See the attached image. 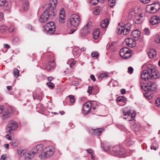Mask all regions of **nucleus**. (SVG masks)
<instances>
[{
    "mask_svg": "<svg viewBox=\"0 0 160 160\" xmlns=\"http://www.w3.org/2000/svg\"><path fill=\"white\" fill-rule=\"evenodd\" d=\"M57 3V0H50V3L47 4V10L39 18V21L41 23L47 21L49 17L52 18L55 16L56 12L53 10L56 7Z\"/></svg>",
    "mask_w": 160,
    "mask_h": 160,
    "instance_id": "1",
    "label": "nucleus"
},
{
    "mask_svg": "<svg viewBox=\"0 0 160 160\" xmlns=\"http://www.w3.org/2000/svg\"><path fill=\"white\" fill-rule=\"evenodd\" d=\"M81 19L80 17L77 14H72L68 21V27H73V30H70V34H72L76 30L77 27L80 24Z\"/></svg>",
    "mask_w": 160,
    "mask_h": 160,
    "instance_id": "2",
    "label": "nucleus"
},
{
    "mask_svg": "<svg viewBox=\"0 0 160 160\" xmlns=\"http://www.w3.org/2000/svg\"><path fill=\"white\" fill-rule=\"evenodd\" d=\"M43 152L39 155V157L41 159L49 158L51 157L54 153V148L52 147L49 146L45 148Z\"/></svg>",
    "mask_w": 160,
    "mask_h": 160,
    "instance_id": "3",
    "label": "nucleus"
},
{
    "mask_svg": "<svg viewBox=\"0 0 160 160\" xmlns=\"http://www.w3.org/2000/svg\"><path fill=\"white\" fill-rule=\"evenodd\" d=\"M150 67H152L151 64L148 65L146 69L141 72V77L144 81H148L151 78L150 72H152V71L150 69Z\"/></svg>",
    "mask_w": 160,
    "mask_h": 160,
    "instance_id": "4",
    "label": "nucleus"
},
{
    "mask_svg": "<svg viewBox=\"0 0 160 160\" xmlns=\"http://www.w3.org/2000/svg\"><path fill=\"white\" fill-rule=\"evenodd\" d=\"M43 28L44 30L47 31L48 34L51 35L54 33L56 27L53 22H48L44 26Z\"/></svg>",
    "mask_w": 160,
    "mask_h": 160,
    "instance_id": "5",
    "label": "nucleus"
},
{
    "mask_svg": "<svg viewBox=\"0 0 160 160\" xmlns=\"http://www.w3.org/2000/svg\"><path fill=\"white\" fill-rule=\"evenodd\" d=\"M123 115L124 116L123 117V118L127 119L128 121H130L134 119L136 113L133 110H124L123 111Z\"/></svg>",
    "mask_w": 160,
    "mask_h": 160,
    "instance_id": "6",
    "label": "nucleus"
},
{
    "mask_svg": "<svg viewBox=\"0 0 160 160\" xmlns=\"http://www.w3.org/2000/svg\"><path fill=\"white\" fill-rule=\"evenodd\" d=\"M119 53L120 56L125 59H129L131 56V51L127 47L121 49Z\"/></svg>",
    "mask_w": 160,
    "mask_h": 160,
    "instance_id": "7",
    "label": "nucleus"
},
{
    "mask_svg": "<svg viewBox=\"0 0 160 160\" xmlns=\"http://www.w3.org/2000/svg\"><path fill=\"white\" fill-rule=\"evenodd\" d=\"M92 22H88L87 24L80 31V33L82 36L87 35L90 32L92 27Z\"/></svg>",
    "mask_w": 160,
    "mask_h": 160,
    "instance_id": "8",
    "label": "nucleus"
},
{
    "mask_svg": "<svg viewBox=\"0 0 160 160\" xmlns=\"http://www.w3.org/2000/svg\"><path fill=\"white\" fill-rule=\"evenodd\" d=\"M18 127V124L15 122L12 121L9 122L6 132L8 133H11L15 130Z\"/></svg>",
    "mask_w": 160,
    "mask_h": 160,
    "instance_id": "9",
    "label": "nucleus"
},
{
    "mask_svg": "<svg viewBox=\"0 0 160 160\" xmlns=\"http://www.w3.org/2000/svg\"><path fill=\"white\" fill-rule=\"evenodd\" d=\"M118 25L120 27H122V29H123L122 32L124 35H126L129 32L131 26V23H127L123 26L121 25V23H119Z\"/></svg>",
    "mask_w": 160,
    "mask_h": 160,
    "instance_id": "10",
    "label": "nucleus"
},
{
    "mask_svg": "<svg viewBox=\"0 0 160 160\" xmlns=\"http://www.w3.org/2000/svg\"><path fill=\"white\" fill-rule=\"evenodd\" d=\"M159 8H156L155 4L153 3L148 5L146 8V10L147 12L154 13L157 12Z\"/></svg>",
    "mask_w": 160,
    "mask_h": 160,
    "instance_id": "11",
    "label": "nucleus"
},
{
    "mask_svg": "<svg viewBox=\"0 0 160 160\" xmlns=\"http://www.w3.org/2000/svg\"><path fill=\"white\" fill-rule=\"evenodd\" d=\"M113 154L114 156L121 157L124 155L125 153V150L123 148H121L117 149L115 147L113 148Z\"/></svg>",
    "mask_w": 160,
    "mask_h": 160,
    "instance_id": "12",
    "label": "nucleus"
},
{
    "mask_svg": "<svg viewBox=\"0 0 160 160\" xmlns=\"http://www.w3.org/2000/svg\"><path fill=\"white\" fill-rule=\"evenodd\" d=\"M92 107V103L90 101L85 103L83 105V111L84 114H87L90 112Z\"/></svg>",
    "mask_w": 160,
    "mask_h": 160,
    "instance_id": "13",
    "label": "nucleus"
},
{
    "mask_svg": "<svg viewBox=\"0 0 160 160\" xmlns=\"http://www.w3.org/2000/svg\"><path fill=\"white\" fill-rule=\"evenodd\" d=\"M34 152L32 151H26L23 153L24 160H31L35 156L34 154Z\"/></svg>",
    "mask_w": 160,
    "mask_h": 160,
    "instance_id": "14",
    "label": "nucleus"
},
{
    "mask_svg": "<svg viewBox=\"0 0 160 160\" xmlns=\"http://www.w3.org/2000/svg\"><path fill=\"white\" fill-rule=\"evenodd\" d=\"M150 69L152 71V72H150L151 78H153L154 79H156L158 78L160 76V73L159 72L156 71V69L154 67H150Z\"/></svg>",
    "mask_w": 160,
    "mask_h": 160,
    "instance_id": "15",
    "label": "nucleus"
},
{
    "mask_svg": "<svg viewBox=\"0 0 160 160\" xmlns=\"http://www.w3.org/2000/svg\"><path fill=\"white\" fill-rule=\"evenodd\" d=\"M127 45L130 47H134L136 46V42L134 39L128 38L125 40Z\"/></svg>",
    "mask_w": 160,
    "mask_h": 160,
    "instance_id": "16",
    "label": "nucleus"
},
{
    "mask_svg": "<svg viewBox=\"0 0 160 160\" xmlns=\"http://www.w3.org/2000/svg\"><path fill=\"white\" fill-rule=\"evenodd\" d=\"M55 63L54 61L49 62L46 66L45 69L48 71L53 70L55 68Z\"/></svg>",
    "mask_w": 160,
    "mask_h": 160,
    "instance_id": "17",
    "label": "nucleus"
},
{
    "mask_svg": "<svg viewBox=\"0 0 160 160\" xmlns=\"http://www.w3.org/2000/svg\"><path fill=\"white\" fill-rule=\"evenodd\" d=\"M143 16L142 14L139 15H136L134 19V22L137 24H140L142 23L143 19Z\"/></svg>",
    "mask_w": 160,
    "mask_h": 160,
    "instance_id": "18",
    "label": "nucleus"
},
{
    "mask_svg": "<svg viewBox=\"0 0 160 160\" xmlns=\"http://www.w3.org/2000/svg\"><path fill=\"white\" fill-rule=\"evenodd\" d=\"M43 145L42 144H40L37 145L35 147L33 148L32 151L34 152V154L35 155L37 153L41 152L42 150Z\"/></svg>",
    "mask_w": 160,
    "mask_h": 160,
    "instance_id": "19",
    "label": "nucleus"
},
{
    "mask_svg": "<svg viewBox=\"0 0 160 160\" xmlns=\"http://www.w3.org/2000/svg\"><path fill=\"white\" fill-rule=\"evenodd\" d=\"M160 22V18L159 17L153 16L152 17L150 20V23L152 25H155L158 23Z\"/></svg>",
    "mask_w": 160,
    "mask_h": 160,
    "instance_id": "20",
    "label": "nucleus"
},
{
    "mask_svg": "<svg viewBox=\"0 0 160 160\" xmlns=\"http://www.w3.org/2000/svg\"><path fill=\"white\" fill-rule=\"evenodd\" d=\"M59 15L60 16L59 18V20L62 23H63L64 20V11L63 8H62L61 9L59 12Z\"/></svg>",
    "mask_w": 160,
    "mask_h": 160,
    "instance_id": "21",
    "label": "nucleus"
},
{
    "mask_svg": "<svg viewBox=\"0 0 160 160\" xmlns=\"http://www.w3.org/2000/svg\"><path fill=\"white\" fill-rule=\"evenodd\" d=\"M12 111L11 110H7L2 115L3 119H5L9 118L12 115Z\"/></svg>",
    "mask_w": 160,
    "mask_h": 160,
    "instance_id": "22",
    "label": "nucleus"
},
{
    "mask_svg": "<svg viewBox=\"0 0 160 160\" xmlns=\"http://www.w3.org/2000/svg\"><path fill=\"white\" fill-rule=\"evenodd\" d=\"M148 85L149 86L150 91H154L157 88V86L156 83L153 82H148Z\"/></svg>",
    "mask_w": 160,
    "mask_h": 160,
    "instance_id": "23",
    "label": "nucleus"
},
{
    "mask_svg": "<svg viewBox=\"0 0 160 160\" xmlns=\"http://www.w3.org/2000/svg\"><path fill=\"white\" fill-rule=\"evenodd\" d=\"M149 57L151 58L154 57L157 54L156 51L153 49H150L148 52Z\"/></svg>",
    "mask_w": 160,
    "mask_h": 160,
    "instance_id": "24",
    "label": "nucleus"
},
{
    "mask_svg": "<svg viewBox=\"0 0 160 160\" xmlns=\"http://www.w3.org/2000/svg\"><path fill=\"white\" fill-rule=\"evenodd\" d=\"M103 129L102 128H98L95 129H92V134L96 135L97 136H98L101 134V133L103 131Z\"/></svg>",
    "mask_w": 160,
    "mask_h": 160,
    "instance_id": "25",
    "label": "nucleus"
},
{
    "mask_svg": "<svg viewBox=\"0 0 160 160\" xmlns=\"http://www.w3.org/2000/svg\"><path fill=\"white\" fill-rule=\"evenodd\" d=\"M100 33V30L99 29H95L93 33V38L95 39H97L99 36Z\"/></svg>",
    "mask_w": 160,
    "mask_h": 160,
    "instance_id": "26",
    "label": "nucleus"
},
{
    "mask_svg": "<svg viewBox=\"0 0 160 160\" xmlns=\"http://www.w3.org/2000/svg\"><path fill=\"white\" fill-rule=\"evenodd\" d=\"M108 20V19H105L103 20L101 24V27L103 28H105L109 24Z\"/></svg>",
    "mask_w": 160,
    "mask_h": 160,
    "instance_id": "27",
    "label": "nucleus"
},
{
    "mask_svg": "<svg viewBox=\"0 0 160 160\" xmlns=\"http://www.w3.org/2000/svg\"><path fill=\"white\" fill-rule=\"evenodd\" d=\"M140 32L138 30L133 31L131 33V36L135 38L139 37L140 36Z\"/></svg>",
    "mask_w": 160,
    "mask_h": 160,
    "instance_id": "28",
    "label": "nucleus"
},
{
    "mask_svg": "<svg viewBox=\"0 0 160 160\" xmlns=\"http://www.w3.org/2000/svg\"><path fill=\"white\" fill-rule=\"evenodd\" d=\"M149 87V86L148 85V83L147 84H143V85H141V87L142 89L147 92L150 91Z\"/></svg>",
    "mask_w": 160,
    "mask_h": 160,
    "instance_id": "29",
    "label": "nucleus"
},
{
    "mask_svg": "<svg viewBox=\"0 0 160 160\" xmlns=\"http://www.w3.org/2000/svg\"><path fill=\"white\" fill-rule=\"evenodd\" d=\"M114 148H115V147H111L108 146L105 147L104 148V150L106 152H113V149Z\"/></svg>",
    "mask_w": 160,
    "mask_h": 160,
    "instance_id": "30",
    "label": "nucleus"
},
{
    "mask_svg": "<svg viewBox=\"0 0 160 160\" xmlns=\"http://www.w3.org/2000/svg\"><path fill=\"white\" fill-rule=\"evenodd\" d=\"M29 3L28 2H25L23 6V9L25 11H26L29 8Z\"/></svg>",
    "mask_w": 160,
    "mask_h": 160,
    "instance_id": "31",
    "label": "nucleus"
},
{
    "mask_svg": "<svg viewBox=\"0 0 160 160\" xmlns=\"http://www.w3.org/2000/svg\"><path fill=\"white\" fill-rule=\"evenodd\" d=\"M108 76V74L107 72L102 73H101L98 76V78L100 79V78H107Z\"/></svg>",
    "mask_w": 160,
    "mask_h": 160,
    "instance_id": "32",
    "label": "nucleus"
},
{
    "mask_svg": "<svg viewBox=\"0 0 160 160\" xmlns=\"http://www.w3.org/2000/svg\"><path fill=\"white\" fill-rule=\"evenodd\" d=\"M19 71L18 69H15L13 71V75L15 77H16L17 78L18 77L19 75Z\"/></svg>",
    "mask_w": 160,
    "mask_h": 160,
    "instance_id": "33",
    "label": "nucleus"
},
{
    "mask_svg": "<svg viewBox=\"0 0 160 160\" xmlns=\"http://www.w3.org/2000/svg\"><path fill=\"white\" fill-rule=\"evenodd\" d=\"M26 151L25 150H22V149H19L17 150V152L18 155L20 156L23 155V153H24L26 152Z\"/></svg>",
    "mask_w": 160,
    "mask_h": 160,
    "instance_id": "34",
    "label": "nucleus"
},
{
    "mask_svg": "<svg viewBox=\"0 0 160 160\" xmlns=\"http://www.w3.org/2000/svg\"><path fill=\"white\" fill-rule=\"evenodd\" d=\"M70 99V101L71 102L73 103L75 101V99L74 98V97L72 95H69L68 96Z\"/></svg>",
    "mask_w": 160,
    "mask_h": 160,
    "instance_id": "35",
    "label": "nucleus"
},
{
    "mask_svg": "<svg viewBox=\"0 0 160 160\" xmlns=\"http://www.w3.org/2000/svg\"><path fill=\"white\" fill-rule=\"evenodd\" d=\"M117 101L118 102H124L126 101L125 99L122 96L118 97L117 98Z\"/></svg>",
    "mask_w": 160,
    "mask_h": 160,
    "instance_id": "36",
    "label": "nucleus"
},
{
    "mask_svg": "<svg viewBox=\"0 0 160 160\" xmlns=\"http://www.w3.org/2000/svg\"><path fill=\"white\" fill-rule=\"evenodd\" d=\"M135 14V12L133 9H131L128 12L129 17H130L131 18H132V16H134Z\"/></svg>",
    "mask_w": 160,
    "mask_h": 160,
    "instance_id": "37",
    "label": "nucleus"
},
{
    "mask_svg": "<svg viewBox=\"0 0 160 160\" xmlns=\"http://www.w3.org/2000/svg\"><path fill=\"white\" fill-rule=\"evenodd\" d=\"M144 33L145 35H149L150 34V31L148 28H146L144 29Z\"/></svg>",
    "mask_w": 160,
    "mask_h": 160,
    "instance_id": "38",
    "label": "nucleus"
},
{
    "mask_svg": "<svg viewBox=\"0 0 160 160\" xmlns=\"http://www.w3.org/2000/svg\"><path fill=\"white\" fill-rule=\"evenodd\" d=\"M6 27L5 26L2 25L0 26V32H4L6 30Z\"/></svg>",
    "mask_w": 160,
    "mask_h": 160,
    "instance_id": "39",
    "label": "nucleus"
},
{
    "mask_svg": "<svg viewBox=\"0 0 160 160\" xmlns=\"http://www.w3.org/2000/svg\"><path fill=\"white\" fill-rule=\"evenodd\" d=\"M93 87L91 86H89L88 87V92L90 94H92V90L93 89Z\"/></svg>",
    "mask_w": 160,
    "mask_h": 160,
    "instance_id": "40",
    "label": "nucleus"
},
{
    "mask_svg": "<svg viewBox=\"0 0 160 160\" xmlns=\"http://www.w3.org/2000/svg\"><path fill=\"white\" fill-rule=\"evenodd\" d=\"M155 104L158 107H160V98H158L156 100Z\"/></svg>",
    "mask_w": 160,
    "mask_h": 160,
    "instance_id": "41",
    "label": "nucleus"
},
{
    "mask_svg": "<svg viewBox=\"0 0 160 160\" xmlns=\"http://www.w3.org/2000/svg\"><path fill=\"white\" fill-rule=\"evenodd\" d=\"M91 55L93 57H97L98 56L99 54L97 52H92Z\"/></svg>",
    "mask_w": 160,
    "mask_h": 160,
    "instance_id": "42",
    "label": "nucleus"
},
{
    "mask_svg": "<svg viewBox=\"0 0 160 160\" xmlns=\"http://www.w3.org/2000/svg\"><path fill=\"white\" fill-rule=\"evenodd\" d=\"M98 2V0H91V3L93 5H96Z\"/></svg>",
    "mask_w": 160,
    "mask_h": 160,
    "instance_id": "43",
    "label": "nucleus"
},
{
    "mask_svg": "<svg viewBox=\"0 0 160 160\" xmlns=\"http://www.w3.org/2000/svg\"><path fill=\"white\" fill-rule=\"evenodd\" d=\"M128 72L129 74H132L133 71V69L131 67H129L128 68Z\"/></svg>",
    "mask_w": 160,
    "mask_h": 160,
    "instance_id": "44",
    "label": "nucleus"
},
{
    "mask_svg": "<svg viewBox=\"0 0 160 160\" xmlns=\"http://www.w3.org/2000/svg\"><path fill=\"white\" fill-rule=\"evenodd\" d=\"M47 84L49 87H51L53 88L54 87V85L53 83L51 82H47Z\"/></svg>",
    "mask_w": 160,
    "mask_h": 160,
    "instance_id": "45",
    "label": "nucleus"
},
{
    "mask_svg": "<svg viewBox=\"0 0 160 160\" xmlns=\"http://www.w3.org/2000/svg\"><path fill=\"white\" fill-rule=\"evenodd\" d=\"M15 29L14 26L13 25H11L9 28V31L10 32H12L14 31Z\"/></svg>",
    "mask_w": 160,
    "mask_h": 160,
    "instance_id": "46",
    "label": "nucleus"
},
{
    "mask_svg": "<svg viewBox=\"0 0 160 160\" xmlns=\"http://www.w3.org/2000/svg\"><path fill=\"white\" fill-rule=\"evenodd\" d=\"M6 2V0H0V6H4Z\"/></svg>",
    "mask_w": 160,
    "mask_h": 160,
    "instance_id": "47",
    "label": "nucleus"
},
{
    "mask_svg": "<svg viewBox=\"0 0 160 160\" xmlns=\"http://www.w3.org/2000/svg\"><path fill=\"white\" fill-rule=\"evenodd\" d=\"M70 62H72L71 63L69 66L70 68H72L74 65L75 62L74 61V60L73 59H71Z\"/></svg>",
    "mask_w": 160,
    "mask_h": 160,
    "instance_id": "48",
    "label": "nucleus"
},
{
    "mask_svg": "<svg viewBox=\"0 0 160 160\" xmlns=\"http://www.w3.org/2000/svg\"><path fill=\"white\" fill-rule=\"evenodd\" d=\"M121 28H118V31H117V32L118 33V34H121L122 33H123V32H122V31H123V30L122 29V27H121Z\"/></svg>",
    "mask_w": 160,
    "mask_h": 160,
    "instance_id": "49",
    "label": "nucleus"
},
{
    "mask_svg": "<svg viewBox=\"0 0 160 160\" xmlns=\"http://www.w3.org/2000/svg\"><path fill=\"white\" fill-rule=\"evenodd\" d=\"M6 154H4L1 156V159L0 160H6Z\"/></svg>",
    "mask_w": 160,
    "mask_h": 160,
    "instance_id": "50",
    "label": "nucleus"
},
{
    "mask_svg": "<svg viewBox=\"0 0 160 160\" xmlns=\"http://www.w3.org/2000/svg\"><path fill=\"white\" fill-rule=\"evenodd\" d=\"M150 1V0H140L141 2L144 4L148 3Z\"/></svg>",
    "mask_w": 160,
    "mask_h": 160,
    "instance_id": "51",
    "label": "nucleus"
},
{
    "mask_svg": "<svg viewBox=\"0 0 160 160\" xmlns=\"http://www.w3.org/2000/svg\"><path fill=\"white\" fill-rule=\"evenodd\" d=\"M86 151L88 152V153H89L91 155H92L93 154V152H92V149H88L86 150Z\"/></svg>",
    "mask_w": 160,
    "mask_h": 160,
    "instance_id": "52",
    "label": "nucleus"
},
{
    "mask_svg": "<svg viewBox=\"0 0 160 160\" xmlns=\"http://www.w3.org/2000/svg\"><path fill=\"white\" fill-rule=\"evenodd\" d=\"M4 109V107L3 105H0V114H1Z\"/></svg>",
    "mask_w": 160,
    "mask_h": 160,
    "instance_id": "53",
    "label": "nucleus"
},
{
    "mask_svg": "<svg viewBox=\"0 0 160 160\" xmlns=\"http://www.w3.org/2000/svg\"><path fill=\"white\" fill-rule=\"evenodd\" d=\"M90 77L91 79L93 81H96V78L94 76V75L93 74H91L90 75Z\"/></svg>",
    "mask_w": 160,
    "mask_h": 160,
    "instance_id": "54",
    "label": "nucleus"
},
{
    "mask_svg": "<svg viewBox=\"0 0 160 160\" xmlns=\"http://www.w3.org/2000/svg\"><path fill=\"white\" fill-rule=\"evenodd\" d=\"M73 54L75 56H78L79 54V52H78V51L76 50V51H74L73 52Z\"/></svg>",
    "mask_w": 160,
    "mask_h": 160,
    "instance_id": "55",
    "label": "nucleus"
},
{
    "mask_svg": "<svg viewBox=\"0 0 160 160\" xmlns=\"http://www.w3.org/2000/svg\"><path fill=\"white\" fill-rule=\"evenodd\" d=\"M99 10L98 9H96L94 11V13L95 14L97 15L99 14Z\"/></svg>",
    "mask_w": 160,
    "mask_h": 160,
    "instance_id": "56",
    "label": "nucleus"
},
{
    "mask_svg": "<svg viewBox=\"0 0 160 160\" xmlns=\"http://www.w3.org/2000/svg\"><path fill=\"white\" fill-rule=\"evenodd\" d=\"M6 137L7 139H8L9 140H11L12 136H11L9 135L8 134H7L6 135Z\"/></svg>",
    "mask_w": 160,
    "mask_h": 160,
    "instance_id": "57",
    "label": "nucleus"
},
{
    "mask_svg": "<svg viewBox=\"0 0 160 160\" xmlns=\"http://www.w3.org/2000/svg\"><path fill=\"white\" fill-rule=\"evenodd\" d=\"M3 15L2 13L0 12V21H2L3 19Z\"/></svg>",
    "mask_w": 160,
    "mask_h": 160,
    "instance_id": "58",
    "label": "nucleus"
},
{
    "mask_svg": "<svg viewBox=\"0 0 160 160\" xmlns=\"http://www.w3.org/2000/svg\"><path fill=\"white\" fill-rule=\"evenodd\" d=\"M111 3V2H108V5L110 7L113 8L114 6V5H115V4Z\"/></svg>",
    "mask_w": 160,
    "mask_h": 160,
    "instance_id": "59",
    "label": "nucleus"
},
{
    "mask_svg": "<svg viewBox=\"0 0 160 160\" xmlns=\"http://www.w3.org/2000/svg\"><path fill=\"white\" fill-rule=\"evenodd\" d=\"M126 90L124 89H122L121 90V93L123 95L125 93Z\"/></svg>",
    "mask_w": 160,
    "mask_h": 160,
    "instance_id": "60",
    "label": "nucleus"
},
{
    "mask_svg": "<svg viewBox=\"0 0 160 160\" xmlns=\"http://www.w3.org/2000/svg\"><path fill=\"white\" fill-rule=\"evenodd\" d=\"M145 96L148 99H150L152 97V96L150 95H148L147 93H146L145 94Z\"/></svg>",
    "mask_w": 160,
    "mask_h": 160,
    "instance_id": "61",
    "label": "nucleus"
},
{
    "mask_svg": "<svg viewBox=\"0 0 160 160\" xmlns=\"http://www.w3.org/2000/svg\"><path fill=\"white\" fill-rule=\"evenodd\" d=\"M3 46L7 48L8 49L10 48V46L8 44H5L3 45Z\"/></svg>",
    "mask_w": 160,
    "mask_h": 160,
    "instance_id": "62",
    "label": "nucleus"
},
{
    "mask_svg": "<svg viewBox=\"0 0 160 160\" xmlns=\"http://www.w3.org/2000/svg\"><path fill=\"white\" fill-rule=\"evenodd\" d=\"M9 145L8 144H5L4 145V147L7 149H9Z\"/></svg>",
    "mask_w": 160,
    "mask_h": 160,
    "instance_id": "63",
    "label": "nucleus"
},
{
    "mask_svg": "<svg viewBox=\"0 0 160 160\" xmlns=\"http://www.w3.org/2000/svg\"><path fill=\"white\" fill-rule=\"evenodd\" d=\"M156 42L158 43H160V36L157 39Z\"/></svg>",
    "mask_w": 160,
    "mask_h": 160,
    "instance_id": "64",
    "label": "nucleus"
}]
</instances>
